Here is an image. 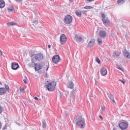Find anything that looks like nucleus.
Returning <instances> with one entry per match:
<instances>
[{
  "mask_svg": "<svg viewBox=\"0 0 130 130\" xmlns=\"http://www.w3.org/2000/svg\"><path fill=\"white\" fill-rule=\"evenodd\" d=\"M15 122V123H16L17 124V125H19V126H20V125H21V124H20L19 122Z\"/></svg>",
  "mask_w": 130,
  "mask_h": 130,
  "instance_id": "nucleus-41",
  "label": "nucleus"
},
{
  "mask_svg": "<svg viewBox=\"0 0 130 130\" xmlns=\"http://www.w3.org/2000/svg\"><path fill=\"white\" fill-rule=\"evenodd\" d=\"M52 61L55 63V64H57V63L59 62V60H60V57L58 55H56L54 56L52 58Z\"/></svg>",
  "mask_w": 130,
  "mask_h": 130,
  "instance_id": "nucleus-8",
  "label": "nucleus"
},
{
  "mask_svg": "<svg viewBox=\"0 0 130 130\" xmlns=\"http://www.w3.org/2000/svg\"><path fill=\"white\" fill-rule=\"evenodd\" d=\"M30 57L34 58L35 61L36 60V61H40V60H42L44 58L43 54L41 53H39L36 54H33L30 56Z\"/></svg>",
  "mask_w": 130,
  "mask_h": 130,
  "instance_id": "nucleus-3",
  "label": "nucleus"
},
{
  "mask_svg": "<svg viewBox=\"0 0 130 130\" xmlns=\"http://www.w3.org/2000/svg\"><path fill=\"white\" fill-rule=\"evenodd\" d=\"M48 69H49V64H48L47 67V69L46 70V71H48Z\"/></svg>",
  "mask_w": 130,
  "mask_h": 130,
  "instance_id": "nucleus-44",
  "label": "nucleus"
},
{
  "mask_svg": "<svg viewBox=\"0 0 130 130\" xmlns=\"http://www.w3.org/2000/svg\"><path fill=\"white\" fill-rule=\"evenodd\" d=\"M8 126H9V124L8 123H6L3 128H2L3 130H5L8 128Z\"/></svg>",
  "mask_w": 130,
  "mask_h": 130,
  "instance_id": "nucleus-29",
  "label": "nucleus"
},
{
  "mask_svg": "<svg viewBox=\"0 0 130 130\" xmlns=\"http://www.w3.org/2000/svg\"><path fill=\"white\" fill-rule=\"evenodd\" d=\"M118 126L120 129H127V127H128V122H121L120 123H119Z\"/></svg>",
  "mask_w": 130,
  "mask_h": 130,
  "instance_id": "nucleus-6",
  "label": "nucleus"
},
{
  "mask_svg": "<svg viewBox=\"0 0 130 130\" xmlns=\"http://www.w3.org/2000/svg\"><path fill=\"white\" fill-rule=\"evenodd\" d=\"M7 93V91L6 90V88L5 87L0 88V95H5Z\"/></svg>",
  "mask_w": 130,
  "mask_h": 130,
  "instance_id": "nucleus-17",
  "label": "nucleus"
},
{
  "mask_svg": "<svg viewBox=\"0 0 130 130\" xmlns=\"http://www.w3.org/2000/svg\"><path fill=\"white\" fill-rule=\"evenodd\" d=\"M63 22L66 25H70L73 22V16L67 15L64 18Z\"/></svg>",
  "mask_w": 130,
  "mask_h": 130,
  "instance_id": "nucleus-5",
  "label": "nucleus"
},
{
  "mask_svg": "<svg viewBox=\"0 0 130 130\" xmlns=\"http://www.w3.org/2000/svg\"><path fill=\"white\" fill-rule=\"evenodd\" d=\"M35 14L36 15H37V12H35Z\"/></svg>",
  "mask_w": 130,
  "mask_h": 130,
  "instance_id": "nucleus-54",
  "label": "nucleus"
},
{
  "mask_svg": "<svg viewBox=\"0 0 130 130\" xmlns=\"http://www.w3.org/2000/svg\"><path fill=\"white\" fill-rule=\"evenodd\" d=\"M7 25L8 27H11V26H16L17 23L15 22H8L7 23Z\"/></svg>",
  "mask_w": 130,
  "mask_h": 130,
  "instance_id": "nucleus-23",
  "label": "nucleus"
},
{
  "mask_svg": "<svg viewBox=\"0 0 130 130\" xmlns=\"http://www.w3.org/2000/svg\"><path fill=\"white\" fill-rule=\"evenodd\" d=\"M56 87V82L55 81H52L50 82H48L46 85V88H47V90L49 91V92H53L54 90H55V87Z\"/></svg>",
  "mask_w": 130,
  "mask_h": 130,
  "instance_id": "nucleus-2",
  "label": "nucleus"
},
{
  "mask_svg": "<svg viewBox=\"0 0 130 130\" xmlns=\"http://www.w3.org/2000/svg\"><path fill=\"white\" fill-rule=\"evenodd\" d=\"M98 42L99 45H101V44L103 43V41H102V40H101V39H100V38H98Z\"/></svg>",
  "mask_w": 130,
  "mask_h": 130,
  "instance_id": "nucleus-25",
  "label": "nucleus"
},
{
  "mask_svg": "<svg viewBox=\"0 0 130 130\" xmlns=\"http://www.w3.org/2000/svg\"><path fill=\"white\" fill-rule=\"evenodd\" d=\"M123 55L125 56L126 58H128L130 59V53L128 51H127L126 49H124L122 51Z\"/></svg>",
  "mask_w": 130,
  "mask_h": 130,
  "instance_id": "nucleus-12",
  "label": "nucleus"
},
{
  "mask_svg": "<svg viewBox=\"0 0 130 130\" xmlns=\"http://www.w3.org/2000/svg\"><path fill=\"white\" fill-rule=\"evenodd\" d=\"M45 78H48V75H47V73H46V74L45 75Z\"/></svg>",
  "mask_w": 130,
  "mask_h": 130,
  "instance_id": "nucleus-42",
  "label": "nucleus"
},
{
  "mask_svg": "<svg viewBox=\"0 0 130 130\" xmlns=\"http://www.w3.org/2000/svg\"><path fill=\"white\" fill-rule=\"evenodd\" d=\"M76 93H77V90H74L72 91L71 92V97H74V96H75V95H76Z\"/></svg>",
  "mask_w": 130,
  "mask_h": 130,
  "instance_id": "nucleus-26",
  "label": "nucleus"
},
{
  "mask_svg": "<svg viewBox=\"0 0 130 130\" xmlns=\"http://www.w3.org/2000/svg\"><path fill=\"white\" fill-rule=\"evenodd\" d=\"M106 107H105V106H102V108H101V113H102L104 111H105V109H106Z\"/></svg>",
  "mask_w": 130,
  "mask_h": 130,
  "instance_id": "nucleus-31",
  "label": "nucleus"
},
{
  "mask_svg": "<svg viewBox=\"0 0 130 130\" xmlns=\"http://www.w3.org/2000/svg\"><path fill=\"white\" fill-rule=\"evenodd\" d=\"M23 82L25 84H27V80L26 79H23Z\"/></svg>",
  "mask_w": 130,
  "mask_h": 130,
  "instance_id": "nucleus-45",
  "label": "nucleus"
},
{
  "mask_svg": "<svg viewBox=\"0 0 130 130\" xmlns=\"http://www.w3.org/2000/svg\"><path fill=\"white\" fill-rule=\"evenodd\" d=\"M48 48H51V45H48Z\"/></svg>",
  "mask_w": 130,
  "mask_h": 130,
  "instance_id": "nucleus-50",
  "label": "nucleus"
},
{
  "mask_svg": "<svg viewBox=\"0 0 130 130\" xmlns=\"http://www.w3.org/2000/svg\"><path fill=\"white\" fill-rule=\"evenodd\" d=\"M84 9H85V10H91V9H93V7L92 6H87L86 7H84Z\"/></svg>",
  "mask_w": 130,
  "mask_h": 130,
  "instance_id": "nucleus-28",
  "label": "nucleus"
},
{
  "mask_svg": "<svg viewBox=\"0 0 130 130\" xmlns=\"http://www.w3.org/2000/svg\"><path fill=\"white\" fill-rule=\"evenodd\" d=\"M19 90H20V91H22V92H25V88H24L20 87Z\"/></svg>",
  "mask_w": 130,
  "mask_h": 130,
  "instance_id": "nucleus-37",
  "label": "nucleus"
},
{
  "mask_svg": "<svg viewBox=\"0 0 130 130\" xmlns=\"http://www.w3.org/2000/svg\"><path fill=\"white\" fill-rule=\"evenodd\" d=\"M95 61H96V62H98V63H99V64H100V63H101V61L100 60V59H99V58L98 57L95 58Z\"/></svg>",
  "mask_w": 130,
  "mask_h": 130,
  "instance_id": "nucleus-30",
  "label": "nucleus"
},
{
  "mask_svg": "<svg viewBox=\"0 0 130 130\" xmlns=\"http://www.w3.org/2000/svg\"><path fill=\"white\" fill-rule=\"evenodd\" d=\"M16 3H22L23 2V0H14Z\"/></svg>",
  "mask_w": 130,
  "mask_h": 130,
  "instance_id": "nucleus-36",
  "label": "nucleus"
},
{
  "mask_svg": "<svg viewBox=\"0 0 130 130\" xmlns=\"http://www.w3.org/2000/svg\"><path fill=\"white\" fill-rule=\"evenodd\" d=\"M60 92V98H61L62 97V93H61V92Z\"/></svg>",
  "mask_w": 130,
  "mask_h": 130,
  "instance_id": "nucleus-43",
  "label": "nucleus"
},
{
  "mask_svg": "<svg viewBox=\"0 0 130 130\" xmlns=\"http://www.w3.org/2000/svg\"><path fill=\"white\" fill-rule=\"evenodd\" d=\"M120 82H121V83L123 84H125V81H124V79H123V80L121 79L119 80Z\"/></svg>",
  "mask_w": 130,
  "mask_h": 130,
  "instance_id": "nucleus-35",
  "label": "nucleus"
},
{
  "mask_svg": "<svg viewBox=\"0 0 130 130\" xmlns=\"http://www.w3.org/2000/svg\"><path fill=\"white\" fill-rule=\"evenodd\" d=\"M4 110V108L3 107L0 106V114H2L3 113V111Z\"/></svg>",
  "mask_w": 130,
  "mask_h": 130,
  "instance_id": "nucleus-34",
  "label": "nucleus"
},
{
  "mask_svg": "<svg viewBox=\"0 0 130 130\" xmlns=\"http://www.w3.org/2000/svg\"><path fill=\"white\" fill-rule=\"evenodd\" d=\"M106 35H107V33L105 30H101L99 32V36L101 38H105V37H106Z\"/></svg>",
  "mask_w": 130,
  "mask_h": 130,
  "instance_id": "nucleus-13",
  "label": "nucleus"
},
{
  "mask_svg": "<svg viewBox=\"0 0 130 130\" xmlns=\"http://www.w3.org/2000/svg\"><path fill=\"white\" fill-rule=\"evenodd\" d=\"M34 99H35L37 101H39V99L37 96H35Z\"/></svg>",
  "mask_w": 130,
  "mask_h": 130,
  "instance_id": "nucleus-39",
  "label": "nucleus"
},
{
  "mask_svg": "<svg viewBox=\"0 0 130 130\" xmlns=\"http://www.w3.org/2000/svg\"><path fill=\"white\" fill-rule=\"evenodd\" d=\"M111 101H112L114 104H116V102H115V100H114V98Z\"/></svg>",
  "mask_w": 130,
  "mask_h": 130,
  "instance_id": "nucleus-40",
  "label": "nucleus"
},
{
  "mask_svg": "<svg viewBox=\"0 0 130 130\" xmlns=\"http://www.w3.org/2000/svg\"><path fill=\"white\" fill-rule=\"evenodd\" d=\"M102 21L106 27H108V26H109L110 21L108 19V17H107L104 13L102 14Z\"/></svg>",
  "mask_w": 130,
  "mask_h": 130,
  "instance_id": "nucleus-4",
  "label": "nucleus"
},
{
  "mask_svg": "<svg viewBox=\"0 0 130 130\" xmlns=\"http://www.w3.org/2000/svg\"><path fill=\"white\" fill-rule=\"evenodd\" d=\"M101 75L103 76H106V75H107V69H106V68L103 67L101 69Z\"/></svg>",
  "mask_w": 130,
  "mask_h": 130,
  "instance_id": "nucleus-14",
  "label": "nucleus"
},
{
  "mask_svg": "<svg viewBox=\"0 0 130 130\" xmlns=\"http://www.w3.org/2000/svg\"><path fill=\"white\" fill-rule=\"evenodd\" d=\"M70 2H71V3H73V2H74V0H69Z\"/></svg>",
  "mask_w": 130,
  "mask_h": 130,
  "instance_id": "nucleus-51",
  "label": "nucleus"
},
{
  "mask_svg": "<svg viewBox=\"0 0 130 130\" xmlns=\"http://www.w3.org/2000/svg\"><path fill=\"white\" fill-rule=\"evenodd\" d=\"M19 68H20V66H19V63H18V62H12L11 65V69H12V70H13L14 71H16L18 70Z\"/></svg>",
  "mask_w": 130,
  "mask_h": 130,
  "instance_id": "nucleus-10",
  "label": "nucleus"
},
{
  "mask_svg": "<svg viewBox=\"0 0 130 130\" xmlns=\"http://www.w3.org/2000/svg\"><path fill=\"white\" fill-rule=\"evenodd\" d=\"M75 13L77 17H82V12L81 11L77 10Z\"/></svg>",
  "mask_w": 130,
  "mask_h": 130,
  "instance_id": "nucleus-22",
  "label": "nucleus"
},
{
  "mask_svg": "<svg viewBox=\"0 0 130 130\" xmlns=\"http://www.w3.org/2000/svg\"><path fill=\"white\" fill-rule=\"evenodd\" d=\"M114 54H115V56H119V55H120V53H119V52L118 51H115L114 52Z\"/></svg>",
  "mask_w": 130,
  "mask_h": 130,
  "instance_id": "nucleus-32",
  "label": "nucleus"
},
{
  "mask_svg": "<svg viewBox=\"0 0 130 130\" xmlns=\"http://www.w3.org/2000/svg\"><path fill=\"white\" fill-rule=\"evenodd\" d=\"M43 69V65L40 63H35V70L37 72H38L39 70H42Z\"/></svg>",
  "mask_w": 130,
  "mask_h": 130,
  "instance_id": "nucleus-9",
  "label": "nucleus"
},
{
  "mask_svg": "<svg viewBox=\"0 0 130 130\" xmlns=\"http://www.w3.org/2000/svg\"><path fill=\"white\" fill-rule=\"evenodd\" d=\"M99 117L101 119H103V117L101 115L99 116Z\"/></svg>",
  "mask_w": 130,
  "mask_h": 130,
  "instance_id": "nucleus-46",
  "label": "nucleus"
},
{
  "mask_svg": "<svg viewBox=\"0 0 130 130\" xmlns=\"http://www.w3.org/2000/svg\"><path fill=\"white\" fill-rule=\"evenodd\" d=\"M0 85H3V84H2V82H0Z\"/></svg>",
  "mask_w": 130,
  "mask_h": 130,
  "instance_id": "nucleus-55",
  "label": "nucleus"
},
{
  "mask_svg": "<svg viewBox=\"0 0 130 130\" xmlns=\"http://www.w3.org/2000/svg\"><path fill=\"white\" fill-rule=\"evenodd\" d=\"M67 39L68 38H67V36H66V35L64 34H62L60 37V44L61 45H63V44H64L66 42H67Z\"/></svg>",
  "mask_w": 130,
  "mask_h": 130,
  "instance_id": "nucleus-7",
  "label": "nucleus"
},
{
  "mask_svg": "<svg viewBox=\"0 0 130 130\" xmlns=\"http://www.w3.org/2000/svg\"><path fill=\"white\" fill-rule=\"evenodd\" d=\"M86 81L87 83H88V80H86Z\"/></svg>",
  "mask_w": 130,
  "mask_h": 130,
  "instance_id": "nucleus-56",
  "label": "nucleus"
},
{
  "mask_svg": "<svg viewBox=\"0 0 130 130\" xmlns=\"http://www.w3.org/2000/svg\"><path fill=\"white\" fill-rule=\"evenodd\" d=\"M0 53L1 56L3 55V52H0Z\"/></svg>",
  "mask_w": 130,
  "mask_h": 130,
  "instance_id": "nucleus-53",
  "label": "nucleus"
},
{
  "mask_svg": "<svg viewBox=\"0 0 130 130\" xmlns=\"http://www.w3.org/2000/svg\"><path fill=\"white\" fill-rule=\"evenodd\" d=\"M75 39L77 42H81L83 40V38L78 35H76L75 37Z\"/></svg>",
  "mask_w": 130,
  "mask_h": 130,
  "instance_id": "nucleus-16",
  "label": "nucleus"
},
{
  "mask_svg": "<svg viewBox=\"0 0 130 130\" xmlns=\"http://www.w3.org/2000/svg\"><path fill=\"white\" fill-rule=\"evenodd\" d=\"M87 2H89V3H91V2H93L94 0H87Z\"/></svg>",
  "mask_w": 130,
  "mask_h": 130,
  "instance_id": "nucleus-49",
  "label": "nucleus"
},
{
  "mask_svg": "<svg viewBox=\"0 0 130 130\" xmlns=\"http://www.w3.org/2000/svg\"><path fill=\"white\" fill-rule=\"evenodd\" d=\"M31 62L28 64V67L29 68H34L35 67V59H34L33 58H31Z\"/></svg>",
  "mask_w": 130,
  "mask_h": 130,
  "instance_id": "nucleus-15",
  "label": "nucleus"
},
{
  "mask_svg": "<svg viewBox=\"0 0 130 130\" xmlns=\"http://www.w3.org/2000/svg\"><path fill=\"white\" fill-rule=\"evenodd\" d=\"M39 22H38V20L34 21V24H35L36 25H38V23Z\"/></svg>",
  "mask_w": 130,
  "mask_h": 130,
  "instance_id": "nucleus-38",
  "label": "nucleus"
},
{
  "mask_svg": "<svg viewBox=\"0 0 130 130\" xmlns=\"http://www.w3.org/2000/svg\"><path fill=\"white\" fill-rule=\"evenodd\" d=\"M94 45H95V39H91L87 45V48H91Z\"/></svg>",
  "mask_w": 130,
  "mask_h": 130,
  "instance_id": "nucleus-11",
  "label": "nucleus"
},
{
  "mask_svg": "<svg viewBox=\"0 0 130 130\" xmlns=\"http://www.w3.org/2000/svg\"><path fill=\"white\" fill-rule=\"evenodd\" d=\"M73 122L76 124V125H77L80 128L84 129L86 125L85 123V119L82 117L81 115H77L73 120Z\"/></svg>",
  "mask_w": 130,
  "mask_h": 130,
  "instance_id": "nucleus-1",
  "label": "nucleus"
},
{
  "mask_svg": "<svg viewBox=\"0 0 130 130\" xmlns=\"http://www.w3.org/2000/svg\"><path fill=\"white\" fill-rule=\"evenodd\" d=\"M6 6V2L4 0H0V9H4Z\"/></svg>",
  "mask_w": 130,
  "mask_h": 130,
  "instance_id": "nucleus-18",
  "label": "nucleus"
},
{
  "mask_svg": "<svg viewBox=\"0 0 130 130\" xmlns=\"http://www.w3.org/2000/svg\"><path fill=\"white\" fill-rule=\"evenodd\" d=\"M2 126H3V125H2V123L0 122V130L2 129Z\"/></svg>",
  "mask_w": 130,
  "mask_h": 130,
  "instance_id": "nucleus-47",
  "label": "nucleus"
},
{
  "mask_svg": "<svg viewBox=\"0 0 130 130\" xmlns=\"http://www.w3.org/2000/svg\"><path fill=\"white\" fill-rule=\"evenodd\" d=\"M117 69H118V70H120V71H123V69L121 67H120V66H119V65H117Z\"/></svg>",
  "mask_w": 130,
  "mask_h": 130,
  "instance_id": "nucleus-33",
  "label": "nucleus"
},
{
  "mask_svg": "<svg viewBox=\"0 0 130 130\" xmlns=\"http://www.w3.org/2000/svg\"><path fill=\"white\" fill-rule=\"evenodd\" d=\"M113 130H117V128L116 127H114Z\"/></svg>",
  "mask_w": 130,
  "mask_h": 130,
  "instance_id": "nucleus-52",
  "label": "nucleus"
},
{
  "mask_svg": "<svg viewBox=\"0 0 130 130\" xmlns=\"http://www.w3.org/2000/svg\"><path fill=\"white\" fill-rule=\"evenodd\" d=\"M83 14H85V13H87V11L84 10L82 11Z\"/></svg>",
  "mask_w": 130,
  "mask_h": 130,
  "instance_id": "nucleus-48",
  "label": "nucleus"
},
{
  "mask_svg": "<svg viewBox=\"0 0 130 130\" xmlns=\"http://www.w3.org/2000/svg\"><path fill=\"white\" fill-rule=\"evenodd\" d=\"M5 90H6V91H7L8 93H10V87H9V85L5 84Z\"/></svg>",
  "mask_w": 130,
  "mask_h": 130,
  "instance_id": "nucleus-24",
  "label": "nucleus"
},
{
  "mask_svg": "<svg viewBox=\"0 0 130 130\" xmlns=\"http://www.w3.org/2000/svg\"><path fill=\"white\" fill-rule=\"evenodd\" d=\"M107 94L109 97V99L111 100H111H113V99H114V96H113V95H112V94L107 92Z\"/></svg>",
  "mask_w": 130,
  "mask_h": 130,
  "instance_id": "nucleus-21",
  "label": "nucleus"
},
{
  "mask_svg": "<svg viewBox=\"0 0 130 130\" xmlns=\"http://www.w3.org/2000/svg\"><path fill=\"white\" fill-rule=\"evenodd\" d=\"M95 84L96 86H97V83H95Z\"/></svg>",
  "mask_w": 130,
  "mask_h": 130,
  "instance_id": "nucleus-58",
  "label": "nucleus"
},
{
  "mask_svg": "<svg viewBox=\"0 0 130 130\" xmlns=\"http://www.w3.org/2000/svg\"><path fill=\"white\" fill-rule=\"evenodd\" d=\"M42 122L43 128H44V129H46V125H47L46 121L44 119H43L42 120Z\"/></svg>",
  "mask_w": 130,
  "mask_h": 130,
  "instance_id": "nucleus-20",
  "label": "nucleus"
},
{
  "mask_svg": "<svg viewBox=\"0 0 130 130\" xmlns=\"http://www.w3.org/2000/svg\"><path fill=\"white\" fill-rule=\"evenodd\" d=\"M74 86H75V84L73 81L70 82L68 84V88L70 89H74Z\"/></svg>",
  "mask_w": 130,
  "mask_h": 130,
  "instance_id": "nucleus-19",
  "label": "nucleus"
},
{
  "mask_svg": "<svg viewBox=\"0 0 130 130\" xmlns=\"http://www.w3.org/2000/svg\"><path fill=\"white\" fill-rule=\"evenodd\" d=\"M0 52H2V50H1V49H0Z\"/></svg>",
  "mask_w": 130,
  "mask_h": 130,
  "instance_id": "nucleus-57",
  "label": "nucleus"
},
{
  "mask_svg": "<svg viewBox=\"0 0 130 130\" xmlns=\"http://www.w3.org/2000/svg\"><path fill=\"white\" fill-rule=\"evenodd\" d=\"M13 11H15V8L14 7H10L8 9V11L10 12H13Z\"/></svg>",
  "mask_w": 130,
  "mask_h": 130,
  "instance_id": "nucleus-27",
  "label": "nucleus"
}]
</instances>
